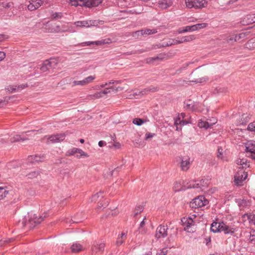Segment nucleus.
Here are the masks:
<instances>
[{"mask_svg": "<svg viewBox=\"0 0 255 255\" xmlns=\"http://www.w3.org/2000/svg\"><path fill=\"white\" fill-rule=\"evenodd\" d=\"M176 229L171 228L169 229L167 226L160 225L156 229L155 237L158 239L161 238H165L169 235L170 237L172 238L173 235H176Z\"/></svg>", "mask_w": 255, "mask_h": 255, "instance_id": "nucleus-1", "label": "nucleus"}, {"mask_svg": "<svg viewBox=\"0 0 255 255\" xmlns=\"http://www.w3.org/2000/svg\"><path fill=\"white\" fill-rule=\"evenodd\" d=\"M102 0H69V3L73 6H97Z\"/></svg>", "mask_w": 255, "mask_h": 255, "instance_id": "nucleus-2", "label": "nucleus"}, {"mask_svg": "<svg viewBox=\"0 0 255 255\" xmlns=\"http://www.w3.org/2000/svg\"><path fill=\"white\" fill-rule=\"evenodd\" d=\"M186 6L189 8L202 9L208 5L206 0H185Z\"/></svg>", "mask_w": 255, "mask_h": 255, "instance_id": "nucleus-3", "label": "nucleus"}, {"mask_svg": "<svg viewBox=\"0 0 255 255\" xmlns=\"http://www.w3.org/2000/svg\"><path fill=\"white\" fill-rule=\"evenodd\" d=\"M46 215L44 216H40L36 214L31 216L28 220V223L26 224L22 222L23 226L29 225L30 228H34L36 225L40 224L42 221H43L44 219L46 218Z\"/></svg>", "mask_w": 255, "mask_h": 255, "instance_id": "nucleus-4", "label": "nucleus"}, {"mask_svg": "<svg viewBox=\"0 0 255 255\" xmlns=\"http://www.w3.org/2000/svg\"><path fill=\"white\" fill-rule=\"evenodd\" d=\"M209 203L208 200L203 196H199L197 198L194 199L190 203V207L192 208H198L203 207Z\"/></svg>", "mask_w": 255, "mask_h": 255, "instance_id": "nucleus-5", "label": "nucleus"}, {"mask_svg": "<svg viewBox=\"0 0 255 255\" xmlns=\"http://www.w3.org/2000/svg\"><path fill=\"white\" fill-rule=\"evenodd\" d=\"M65 138V133H59L57 134H53L49 136H45L43 138V140L45 139H47L46 141L47 144L54 143L56 142H61L63 141Z\"/></svg>", "mask_w": 255, "mask_h": 255, "instance_id": "nucleus-6", "label": "nucleus"}, {"mask_svg": "<svg viewBox=\"0 0 255 255\" xmlns=\"http://www.w3.org/2000/svg\"><path fill=\"white\" fill-rule=\"evenodd\" d=\"M181 161L180 167L182 171H187L191 165L192 161L191 158L188 156H184L180 157Z\"/></svg>", "mask_w": 255, "mask_h": 255, "instance_id": "nucleus-7", "label": "nucleus"}, {"mask_svg": "<svg viewBox=\"0 0 255 255\" xmlns=\"http://www.w3.org/2000/svg\"><path fill=\"white\" fill-rule=\"evenodd\" d=\"M57 65L56 60L54 59L45 60L40 67V70L44 72L51 68H54Z\"/></svg>", "mask_w": 255, "mask_h": 255, "instance_id": "nucleus-8", "label": "nucleus"}, {"mask_svg": "<svg viewBox=\"0 0 255 255\" xmlns=\"http://www.w3.org/2000/svg\"><path fill=\"white\" fill-rule=\"evenodd\" d=\"M248 177V173L243 169H240L238 171L235 176L234 181L237 185H241L242 182Z\"/></svg>", "mask_w": 255, "mask_h": 255, "instance_id": "nucleus-9", "label": "nucleus"}, {"mask_svg": "<svg viewBox=\"0 0 255 255\" xmlns=\"http://www.w3.org/2000/svg\"><path fill=\"white\" fill-rule=\"evenodd\" d=\"M207 24L205 23H198L191 26H187L183 28L182 30L179 31V33L186 32L188 31H193L198 29L205 28L207 26Z\"/></svg>", "mask_w": 255, "mask_h": 255, "instance_id": "nucleus-10", "label": "nucleus"}, {"mask_svg": "<svg viewBox=\"0 0 255 255\" xmlns=\"http://www.w3.org/2000/svg\"><path fill=\"white\" fill-rule=\"evenodd\" d=\"M75 153H78L76 155V157L78 158H80L81 157H89L88 154L83 151L82 149L80 148H77L74 147L70 150H69L66 153V155L68 156H71L75 154Z\"/></svg>", "mask_w": 255, "mask_h": 255, "instance_id": "nucleus-11", "label": "nucleus"}, {"mask_svg": "<svg viewBox=\"0 0 255 255\" xmlns=\"http://www.w3.org/2000/svg\"><path fill=\"white\" fill-rule=\"evenodd\" d=\"M181 222L185 231L188 232H193L192 230H189L190 228L195 225V222L191 218H183L182 219Z\"/></svg>", "mask_w": 255, "mask_h": 255, "instance_id": "nucleus-12", "label": "nucleus"}, {"mask_svg": "<svg viewBox=\"0 0 255 255\" xmlns=\"http://www.w3.org/2000/svg\"><path fill=\"white\" fill-rule=\"evenodd\" d=\"M186 115L184 113H181L179 114L178 116V117L175 121L174 125L177 127V129H178V125H181L182 126L185 125L188 123L189 122L187 120V119H185Z\"/></svg>", "mask_w": 255, "mask_h": 255, "instance_id": "nucleus-13", "label": "nucleus"}, {"mask_svg": "<svg viewBox=\"0 0 255 255\" xmlns=\"http://www.w3.org/2000/svg\"><path fill=\"white\" fill-rule=\"evenodd\" d=\"M46 0H30L27 8L30 10H34L39 8Z\"/></svg>", "mask_w": 255, "mask_h": 255, "instance_id": "nucleus-14", "label": "nucleus"}, {"mask_svg": "<svg viewBox=\"0 0 255 255\" xmlns=\"http://www.w3.org/2000/svg\"><path fill=\"white\" fill-rule=\"evenodd\" d=\"M105 244L102 242H95L92 247L91 251L93 252V253H98V252H103L104 251L105 249Z\"/></svg>", "mask_w": 255, "mask_h": 255, "instance_id": "nucleus-15", "label": "nucleus"}, {"mask_svg": "<svg viewBox=\"0 0 255 255\" xmlns=\"http://www.w3.org/2000/svg\"><path fill=\"white\" fill-rule=\"evenodd\" d=\"M220 232H223L225 234H233L235 232V229L227 225L223 222H221V226L220 227Z\"/></svg>", "mask_w": 255, "mask_h": 255, "instance_id": "nucleus-16", "label": "nucleus"}, {"mask_svg": "<svg viewBox=\"0 0 255 255\" xmlns=\"http://www.w3.org/2000/svg\"><path fill=\"white\" fill-rule=\"evenodd\" d=\"M95 21L92 20L78 21L75 22V24L77 27H89L95 25Z\"/></svg>", "mask_w": 255, "mask_h": 255, "instance_id": "nucleus-17", "label": "nucleus"}, {"mask_svg": "<svg viewBox=\"0 0 255 255\" xmlns=\"http://www.w3.org/2000/svg\"><path fill=\"white\" fill-rule=\"evenodd\" d=\"M67 29L65 28L64 26H60L58 25H51L48 32L52 33H58L60 32L66 31Z\"/></svg>", "mask_w": 255, "mask_h": 255, "instance_id": "nucleus-18", "label": "nucleus"}, {"mask_svg": "<svg viewBox=\"0 0 255 255\" xmlns=\"http://www.w3.org/2000/svg\"><path fill=\"white\" fill-rule=\"evenodd\" d=\"M172 3V0H162L159 1L157 5L161 9H166L170 6Z\"/></svg>", "mask_w": 255, "mask_h": 255, "instance_id": "nucleus-19", "label": "nucleus"}, {"mask_svg": "<svg viewBox=\"0 0 255 255\" xmlns=\"http://www.w3.org/2000/svg\"><path fill=\"white\" fill-rule=\"evenodd\" d=\"M157 30L155 29H148L146 28L140 30L136 31L135 33L137 34L138 35H150L157 33Z\"/></svg>", "mask_w": 255, "mask_h": 255, "instance_id": "nucleus-20", "label": "nucleus"}, {"mask_svg": "<svg viewBox=\"0 0 255 255\" xmlns=\"http://www.w3.org/2000/svg\"><path fill=\"white\" fill-rule=\"evenodd\" d=\"M183 181H176L174 184L173 189L175 192H178L182 190H185L187 188V187H185L183 185Z\"/></svg>", "mask_w": 255, "mask_h": 255, "instance_id": "nucleus-21", "label": "nucleus"}, {"mask_svg": "<svg viewBox=\"0 0 255 255\" xmlns=\"http://www.w3.org/2000/svg\"><path fill=\"white\" fill-rule=\"evenodd\" d=\"M84 219V217H82V213H78L74 217H73L71 220H70L69 221H68V219H65V222L66 223H71V222L72 223H78L81 222Z\"/></svg>", "mask_w": 255, "mask_h": 255, "instance_id": "nucleus-22", "label": "nucleus"}, {"mask_svg": "<svg viewBox=\"0 0 255 255\" xmlns=\"http://www.w3.org/2000/svg\"><path fill=\"white\" fill-rule=\"evenodd\" d=\"M204 180H202L198 182H197L196 181H192L189 183V185L187 186V188H201V186H204V185L202 184V183H204Z\"/></svg>", "mask_w": 255, "mask_h": 255, "instance_id": "nucleus-23", "label": "nucleus"}, {"mask_svg": "<svg viewBox=\"0 0 255 255\" xmlns=\"http://www.w3.org/2000/svg\"><path fill=\"white\" fill-rule=\"evenodd\" d=\"M44 158L45 157L43 155L41 156L37 155H31L28 157V160L32 163H34L41 162L44 159Z\"/></svg>", "mask_w": 255, "mask_h": 255, "instance_id": "nucleus-24", "label": "nucleus"}, {"mask_svg": "<svg viewBox=\"0 0 255 255\" xmlns=\"http://www.w3.org/2000/svg\"><path fill=\"white\" fill-rule=\"evenodd\" d=\"M184 108L186 109L194 111L196 109L195 107L194 102L190 99L186 100L184 102Z\"/></svg>", "mask_w": 255, "mask_h": 255, "instance_id": "nucleus-25", "label": "nucleus"}, {"mask_svg": "<svg viewBox=\"0 0 255 255\" xmlns=\"http://www.w3.org/2000/svg\"><path fill=\"white\" fill-rule=\"evenodd\" d=\"M237 164L240 166L239 168L241 169L249 167V164L247 163V160L244 158L238 159Z\"/></svg>", "mask_w": 255, "mask_h": 255, "instance_id": "nucleus-26", "label": "nucleus"}, {"mask_svg": "<svg viewBox=\"0 0 255 255\" xmlns=\"http://www.w3.org/2000/svg\"><path fill=\"white\" fill-rule=\"evenodd\" d=\"M107 43H108V42H106V40L104 39V40H99V41H92V42L88 41V42H83L82 43V45L83 46H89V45H91L92 44H94L96 45H102V44Z\"/></svg>", "mask_w": 255, "mask_h": 255, "instance_id": "nucleus-27", "label": "nucleus"}, {"mask_svg": "<svg viewBox=\"0 0 255 255\" xmlns=\"http://www.w3.org/2000/svg\"><path fill=\"white\" fill-rule=\"evenodd\" d=\"M157 90H158L157 87H150L148 88L144 89L142 91H139L138 93H135L134 94V95H139L140 94H141L143 95L147 94V92H154L157 91Z\"/></svg>", "mask_w": 255, "mask_h": 255, "instance_id": "nucleus-28", "label": "nucleus"}, {"mask_svg": "<svg viewBox=\"0 0 255 255\" xmlns=\"http://www.w3.org/2000/svg\"><path fill=\"white\" fill-rule=\"evenodd\" d=\"M127 238V235L125 233H122L121 235H119L118 237L117 238L116 245L117 246H121L125 241V240Z\"/></svg>", "mask_w": 255, "mask_h": 255, "instance_id": "nucleus-29", "label": "nucleus"}, {"mask_svg": "<svg viewBox=\"0 0 255 255\" xmlns=\"http://www.w3.org/2000/svg\"><path fill=\"white\" fill-rule=\"evenodd\" d=\"M246 152L248 156L255 161V149L250 146L246 147Z\"/></svg>", "mask_w": 255, "mask_h": 255, "instance_id": "nucleus-30", "label": "nucleus"}, {"mask_svg": "<svg viewBox=\"0 0 255 255\" xmlns=\"http://www.w3.org/2000/svg\"><path fill=\"white\" fill-rule=\"evenodd\" d=\"M165 56V54H160L157 56L147 58L146 61L147 63H151L157 60H162L164 59Z\"/></svg>", "mask_w": 255, "mask_h": 255, "instance_id": "nucleus-31", "label": "nucleus"}, {"mask_svg": "<svg viewBox=\"0 0 255 255\" xmlns=\"http://www.w3.org/2000/svg\"><path fill=\"white\" fill-rule=\"evenodd\" d=\"M9 193L7 187H0V200L3 199Z\"/></svg>", "mask_w": 255, "mask_h": 255, "instance_id": "nucleus-32", "label": "nucleus"}, {"mask_svg": "<svg viewBox=\"0 0 255 255\" xmlns=\"http://www.w3.org/2000/svg\"><path fill=\"white\" fill-rule=\"evenodd\" d=\"M71 249L73 253H78L82 251L83 248L81 244L76 243L71 246Z\"/></svg>", "mask_w": 255, "mask_h": 255, "instance_id": "nucleus-33", "label": "nucleus"}, {"mask_svg": "<svg viewBox=\"0 0 255 255\" xmlns=\"http://www.w3.org/2000/svg\"><path fill=\"white\" fill-rule=\"evenodd\" d=\"M221 222H213L211 224V231L214 233L220 232Z\"/></svg>", "mask_w": 255, "mask_h": 255, "instance_id": "nucleus-34", "label": "nucleus"}, {"mask_svg": "<svg viewBox=\"0 0 255 255\" xmlns=\"http://www.w3.org/2000/svg\"><path fill=\"white\" fill-rule=\"evenodd\" d=\"M101 98H102L101 94L100 92H97L93 94L87 95L86 99L88 100H92Z\"/></svg>", "mask_w": 255, "mask_h": 255, "instance_id": "nucleus-35", "label": "nucleus"}, {"mask_svg": "<svg viewBox=\"0 0 255 255\" xmlns=\"http://www.w3.org/2000/svg\"><path fill=\"white\" fill-rule=\"evenodd\" d=\"M27 137H22L20 135L16 134L14 135L13 137H11L10 139V141L11 142H14L16 141H19L20 140L24 141L25 140H27Z\"/></svg>", "mask_w": 255, "mask_h": 255, "instance_id": "nucleus-36", "label": "nucleus"}, {"mask_svg": "<svg viewBox=\"0 0 255 255\" xmlns=\"http://www.w3.org/2000/svg\"><path fill=\"white\" fill-rule=\"evenodd\" d=\"M103 193L104 192L103 191H100L99 192L94 195L91 198V201L99 202L98 200L99 198H101L102 199L104 197Z\"/></svg>", "mask_w": 255, "mask_h": 255, "instance_id": "nucleus-37", "label": "nucleus"}, {"mask_svg": "<svg viewBox=\"0 0 255 255\" xmlns=\"http://www.w3.org/2000/svg\"><path fill=\"white\" fill-rule=\"evenodd\" d=\"M40 175V171L39 170H35L29 172L26 175V176L29 179H34Z\"/></svg>", "mask_w": 255, "mask_h": 255, "instance_id": "nucleus-38", "label": "nucleus"}, {"mask_svg": "<svg viewBox=\"0 0 255 255\" xmlns=\"http://www.w3.org/2000/svg\"><path fill=\"white\" fill-rule=\"evenodd\" d=\"M143 210V206L142 205L136 206L133 211V217H135L138 214L141 213Z\"/></svg>", "mask_w": 255, "mask_h": 255, "instance_id": "nucleus-39", "label": "nucleus"}, {"mask_svg": "<svg viewBox=\"0 0 255 255\" xmlns=\"http://www.w3.org/2000/svg\"><path fill=\"white\" fill-rule=\"evenodd\" d=\"M96 79L95 75H90L85 78H84V82L85 85H87L93 82V81Z\"/></svg>", "mask_w": 255, "mask_h": 255, "instance_id": "nucleus-40", "label": "nucleus"}, {"mask_svg": "<svg viewBox=\"0 0 255 255\" xmlns=\"http://www.w3.org/2000/svg\"><path fill=\"white\" fill-rule=\"evenodd\" d=\"M20 164L17 161H12L7 164V167L9 169H14L20 166Z\"/></svg>", "mask_w": 255, "mask_h": 255, "instance_id": "nucleus-41", "label": "nucleus"}, {"mask_svg": "<svg viewBox=\"0 0 255 255\" xmlns=\"http://www.w3.org/2000/svg\"><path fill=\"white\" fill-rule=\"evenodd\" d=\"M188 66H189L188 63H186L185 64H184L182 67H181L179 69H177L176 70L174 74H173L172 75H175L176 74H180L181 73H182L183 70H184L185 69H186Z\"/></svg>", "mask_w": 255, "mask_h": 255, "instance_id": "nucleus-42", "label": "nucleus"}, {"mask_svg": "<svg viewBox=\"0 0 255 255\" xmlns=\"http://www.w3.org/2000/svg\"><path fill=\"white\" fill-rule=\"evenodd\" d=\"M198 127L200 128H205L207 129L210 127V125L207 122L200 121V122L198 123Z\"/></svg>", "mask_w": 255, "mask_h": 255, "instance_id": "nucleus-43", "label": "nucleus"}, {"mask_svg": "<svg viewBox=\"0 0 255 255\" xmlns=\"http://www.w3.org/2000/svg\"><path fill=\"white\" fill-rule=\"evenodd\" d=\"M144 122L145 121L144 120L139 118H135L132 121L133 124L137 126H141Z\"/></svg>", "mask_w": 255, "mask_h": 255, "instance_id": "nucleus-44", "label": "nucleus"}, {"mask_svg": "<svg viewBox=\"0 0 255 255\" xmlns=\"http://www.w3.org/2000/svg\"><path fill=\"white\" fill-rule=\"evenodd\" d=\"M115 89V87L112 86L109 88H107L105 90L102 91L100 92L101 94L102 97H103V95H107L111 92V90H112L113 91Z\"/></svg>", "mask_w": 255, "mask_h": 255, "instance_id": "nucleus-45", "label": "nucleus"}, {"mask_svg": "<svg viewBox=\"0 0 255 255\" xmlns=\"http://www.w3.org/2000/svg\"><path fill=\"white\" fill-rule=\"evenodd\" d=\"M177 43H175V42H171L170 41H169L168 42H167L166 43H165V44H157V45H156L154 48H161V47H164V46H171L172 45H174V44H176Z\"/></svg>", "mask_w": 255, "mask_h": 255, "instance_id": "nucleus-46", "label": "nucleus"}, {"mask_svg": "<svg viewBox=\"0 0 255 255\" xmlns=\"http://www.w3.org/2000/svg\"><path fill=\"white\" fill-rule=\"evenodd\" d=\"M250 34V31H246V32H243L240 34H239V37L240 39L244 40L248 38V36Z\"/></svg>", "mask_w": 255, "mask_h": 255, "instance_id": "nucleus-47", "label": "nucleus"}, {"mask_svg": "<svg viewBox=\"0 0 255 255\" xmlns=\"http://www.w3.org/2000/svg\"><path fill=\"white\" fill-rule=\"evenodd\" d=\"M248 129L251 131L255 132V122L251 123L249 124Z\"/></svg>", "mask_w": 255, "mask_h": 255, "instance_id": "nucleus-48", "label": "nucleus"}, {"mask_svg": "<svg viewBox=\"0 0 255 255\" xmlns=\"http://www.w3.org/2000/svg\"><path fill=\"white\" fill-rule=\"evenodd\" d=\"M77 85H80L82 86H85L84 82V80L81 81H74L73 82L72 86H75Z\"/></svg>", "mask_w": 255, "mask_h": 255, "instance_id": "nucleus-49", "label": "nucleus"}, {"mask_svg": "<svg viewBox=\"0 0 255 255\" xmlns=\"http://www.w3.org/2000/svg\"><path fill=\"white\" fill-rule=\"evenodd\" d=\"M62 13L61 12H55L52 15L53 19H57L61 18Z\"/></svg>", "mask_w": 255, "mask_h": 255, "instance_id": "nucleus-50", "label": "nucleus"}, {"mask_svg": "<svg viewBox=\"0 0 255 255\" xmlns=\"http://www.w3.org/2000/svg\"><path fill=\"white\" fill-rule=\"evenodd\" d=\"M184 40L185 41V42L191 41L195 38V36L193 35L186 36H184Z\"/></svg>", "mask_w": 255, "mask_h": 255, "instance_id": "nucleus-51", "label": "nucleus"}, {"mask_svg": "<svg viewBox=\"0 0 255 255\" xmlns=\"http://www.w3.org/2000/svg\"><path fill=\"white\" fill-rule=\"evenodd\" d=\"M7 90L11 93L18 91L17 86H9L7 87Z\"/></svg>", "mask_w": 255, "mask_h": 255, "instance_id": "nucleus-52", "label": "nucleus"}, {"mask_svg": "<svg viewBox=\"0 0 255 255\" xmlns=\"http://www.w3.org/2000/svg\"><path fill=\"white\" fill-rule=\"evenodd\" d=\"M167 253V250L166 248H163L160 250L156 254V255H166Z\"/></svg>", "mask_w": 255, "mask_h": 255, "instance_id": "nucleus-53", "label": "nucleus"}, {"mask_svg": "<svg viewBox=\"0 0 255 255\" xmlns=\"http://www.w3.org/2000/svg\"><path fill=\"white\" fill-rule=\"evenodd\" d=\"M251 17H252V15H248L246 16V17L244 18V19H248V20H249V21H248V23H252L255 22V16H254L253 18H252L250 20Z\"/></svg>", "mask_w": 255, "mask_h": 255, "instance_id": "nucleus-54", "label": "nucleus"}, {"mask_svg": "<svg viewBox=\"0 0 255 255\" xmlns=\"http://www.w3.org/2000/svg\"><path fill=\"white\" fill-rule=\"evenodd\" d=\"M248 219L251 223L255 225V214L250 215L248 216Z\"/></svg>", "mask_w": 255, "mask_h": 255, "instance_id": "nucleus-55", "label": "nucleus"}, {"mask_svg": "<svg viewBox=\"0 0 255 255\" xmlns=\"http://www.w3.org/2000/svg\"><path fill=\"white\" fill-rule=\"evenodd\" d=\"M13 239L12 238H11V239H8L7 240H0V246H2L5 244L11 242L12 241H13Z\"/></svg>", "mask_w": 255, "mask_h": 255, "instance_id": "nucleus-56", "label": "nucleus"}, {"mask_svg": "<svg viewBox=\"0 0 255 255\" xmlns=\"http://www.w3.org/2000/svg\"><path fill=\"white\" fill-rule=\"evenodd\" d=\"M223 151V149L222 147H218V154H217V157L218 158H222Z\"/></svg>", "mask_w": 255, "mask_h": 255, "instance_id": "nucleus-57", "label": "nucleus"}, {"mask_svg": "<svg viewBox=\"0 0 255 255\" xmlns=\"http://www.w3.org/2000/svg\"><path fill=\"white\" fill-rule=\"evenodd\" d=\"M207 79H208L207 78H199V79H197L195 80H191V81H190V82L196 83H202L203 81H205L206 80H207Z\"/></svg>", "mask_w": 255, "mask_h": 255, "instance_id": "nucleus-58", "label": "nucleus"}, {"mask_svg": "<svg viewBox=\"0 0 255 255\" xmlns=\"http://www.w3.org/2000/svg\"><path fill=\"white\" fill-rule=\"evenodd\" d=\"M155 135L154 133H152L150 132H147L145 134V140H147L149 138H152Z\"/></svg>", "mask_w": 255, "mask_h": 255, "instance_id": "nucleus-59", "label": "nucleus"}, {"mask_svg": "<svg viewBox=\"0 0 255 255\" xmlns=\"http://www.w3.org/2000/svg\"><path fill=\"white\" fill-rule=\"evenodd\" d=\"M108 201L104 203V204H102V203H100V201L98 202V209H100L101 207H105L107 205Z\"/></svg>", "mask_w": 255, "mask_h": 255, "instance_id": "nucleus-60", "label": "nucleus"}, {"mask_svg": "<svg viewBox=\"0 0 255 255\" xmlns=\"http://www.w3.org/2000/svg\"><path fill=\"white\" fill-rule=\"evenodd\" d=\"M5 57V54L4 52L0 51V61H2Z\"/></svg>", "mask_w": 255, "mask_h": 255, "instance_id": "nucleus-61", "label": "nucleus"}, {"mask_svg": "<svg viewBox=\"0 0 255 255\" xmlns=\"http://www.w3.org/2000/svg\"><path fill=\"white\" fill-rule=\"evenodd\" d=\"M121 83V81H115V80H111L109 82V84L111 85V84H120Z\"/></svg>", "mask_w": 255, "mask_h": 255, "instance_id": "nucleus-62", "label": "nucleus"}, {"mask_svg": "<svg viewBox=\"0 0 255 255\" xmlns=\"http://www.w3.org/2000/svg\"><path fill=\"white\" fill-rule=\"evenodd\" d=\"M145 219V217L143 219V221L141 222L139 226L138 227V230H140V229H142L144 227V226L145 225V222L144 220Z\"/></svg>", "mask_w": 255, "mask_h": 255, "instance_id": "nucleus-63", "label": "nucleus"}, {"mask_svg": "<svg viewBox=\"0 0 255 255\" xmlns=\"http://www.w3.org/2000/svg\"><path fill=\"white\" fill-rule=\"evenodd\" d=\"M27 87V84H22L20 85L17 86V90H18L19 89H23Z\"/></svg>", "mask_w": 255, "mask_h": 255, "instance_id": "nucleus-64", "label": "nucleus"}]
</instances>
